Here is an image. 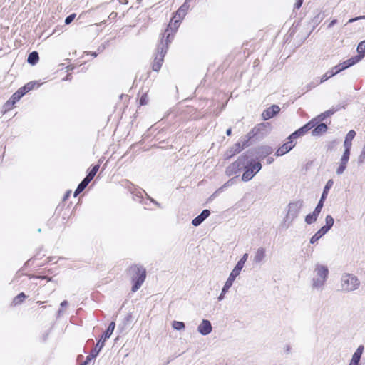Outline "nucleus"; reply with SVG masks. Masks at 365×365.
Returning <instances> with one entry per match:
<instances>
[{
	"label": "nucleus",
	"instance_id": "obj_1",
	"mask_svg": "<svg viewBox=\"0 0 365 365\" xmlns=\"http://www.w3.org/2000/svg\"><path fill=\"white\" fill-rule=\"evenodd\" d=\"M329 268L327 265L321 263H316L314 266L312 277L311 288L313 291L322 292L326 285L329 277Z\"/></svg>",
	"mask_w": 365,
	"mask_h": 365
},
{
	"label": "nucleus",
	"instance_id": "obj_2",
	"mask_svg": "<svg viewBox=\"0 0 365 365\" xmlns=\"http://www.w3.org/2000/svg\"><path fill=\"white\" fill-rule=\"evenodd\" d=\"M360 284L359 279L354 274L344 273L341 274L339 281V287L341 292L345 293L354 292L359 288Z\"/></svg>",
	"mask_w": 365,
	"mask_h": 365
},
{
	"label": "nucleus",
	"instance_id": "obj_3",
	"mask_svg": "<svg viewBox=\"0 0 365 365\" xmlns=\"http://www.w3.org/2000/svg\"><path fill=\"white\" fill-rule=\"evenodd\" d=\"M172 39H173V37L170 38V34L168 33V34H167L166 39L165 40V42H164V40L162 39L160 41V43L158 44V48H157L158 53L155 56L154 61L153 63V71H158L160 69L163 61L164 56L167 52L168 44V43H170Z\"/></svg>",
	"mask_w": 365,
	"mask_h": 365
},
{
	"label": "nucleus",
	"instance_id": "obj_4",
	"mask_svg": "<svg viewBox=\"0 0 365 365\" xmlns=\"http://www.w3.org/2000/svg\"><path fill=\"white\" fill-rule=\"evenodd\" d=\"M302 206V200H297L289 204L287 213L282 223L283 228L287 229L291 225L293 220L297 217Z\"/></svg>",
	"mask_w": 365,
	"mask_h": 365
},
{
	"label": "nucleus",
	"instance_id": "obj_5",
	"mask_svg": "<svg viewBox=\"0 0 365 365\" xmlns=\"http://www.w3.org/2000/svg\"><path fill=\"white\" fill-rule=\"evenodd\" d=\"M132 273V281L133 285L132 287V292H135L143 284L146 278V271L143 266L134 265L130 268Z\"/></svg>",
	"mask_w": 365,
	"mask_h": 365
},
{
	"label": "nucleus",
	"instance_id": "obj_6",
	"mask_svg": "<svg viewBox=\"0 0 365 365\" xmlns=\"http://www.w3.org/2000/svg\"><path fill=\"white\" fill-rule=\"evenodd\" d=\"M248 259V254L245 253L242 255L241 259L237 262V264L229 275L228 279L225 282V289L231 287L236 277L240 274L241 270L244 267L246 261Z\"/></svg>",
	"mask_w": 365,
	"mask_h": 365
},
{
	"label": "nucleus",
	"instance_id": "obj_7",
	"mask_svg": "<svg viewBox=\"0 0 365 365\" xmlns=\"http://www.w3.org/2000/svg\"><path fill=\"white\" fill-rule=\"evenodd\" d=\"M245 171L242 175V180L243 181H248L251 180L254 175L261 170L262 165L258 161H252L247 166L245 165Z\"/></svg>",
	"mask_w": 365,
	"mask_h": 365
},
{
	"label": "nucleus",
	"instance_id": "obj_8",
	"mask_svg": "<svg viewBox=\"0 0 365 365\" xmlns=\"http://www.w3.org/2000/svg\"><path fill=\"white\" fill-rule=\"evenodd\" d=\"M245 157H241L237 159L235 162L230 165L226 169V173L227 175H233L237 174L240 170L245 167Z\"/></svg>",
	"mask_w": 365,
	"mask_h": 365
},
{
	"label": "nucleus",
	"instance_id": "obj_9",
	"mask_svg": "<svg viewBox=\"0 0 365 365\" xmlns=\"http://www.w3.org/2000/svg\"><path fill=\"white\" fill-rule=\"evenodd\" d=\"M363 58H364V55L355 56L344 61L343 63H339V64L336 65V66L333 67V69H337V71H342L354 66L356 63L359 62Z\"/></svg>",
	"mask_w": 365,
	"mask_h": 365
},
{
	"label": "nucleus",
	"instance_id": "obj_10",
	"mask_svg": "<svg viewBox=\"0 0 365 365\" xmlns=\"http://www.w3.org/2000/svg\"><path fill=\"white\" fill-rule=\"evenodd\" d=\"M349 158H350V154H349L348 153H343V155L340 159V161L339 163L338 167L336 168V173L337 175H341V174L344 173V172L345 171V170L346 168V165L349 160Z\"/></svg>",
	"mask_w": 365,
	"mask_h": 365
},
{
	"label": "nucleus",
	"instance_id": "obj_11",
	"mask_svg": "<svg viewBox=\"0 0 365 365\" xmlns=\"http://www.w3.org/2000/svg\"><path fill=\"white\" fill-rule=\"evenodd\" d=\"M212 330V324L207 319H203L197 327V331L203 336H206L211 333Z\"/></svg>",
	"mask_w": 365,
	"mask_h": 365
},
{
	"label": "nucleus",
	"instance_id": "obj_12",
	"mask_svg": "<svg viewBox=\"0 0 365 365\" xmlns=\"http://www.w3.org/2000/svg\"><path fill=\"white\" fill-rule=\"evenodd\" d=\"M364 350V347L363 345H360L356 349L354 353L353 354L351 359L349 363V365H359L361 356L363 354Z\"/></svg>",
	"mask_w": 365,
	"mask_h": 365
},
{
	"label": "nucleus",
	"instance_id": "obj_13",
	"mask_svg": "<svg viewBox=\"0 0 365 365\" xmlns=\"http://www.w3.org/2000/svg\"><path fill=\"white\" fill-rule=\"evenodd\" d=\"M266 257V249L260 247L256 250L253 257V262L255 264L262 263Z\"/></svg>",
	"mask_w": 365,
	"mask_h": 365
},
{
	"label": "nucleus",
	"instance_id": "obj_14",
	"mask_svg": "<svg viewBox=\"0 0 365 365\" xmlns=\"http://www.w3.org/2000/svg\"><path fill=\"white\" fill-rule=\"evenodd\" d=\"M356 135V132L353 130H350L344 142V153H348L349 154L351 153V141L354 139V138Z\"/></svg>",
	"mask_w": 365,
	"mask_h": 365
},
{
	"label": "nucleus",
	"instance_id": "obj_15",
	"mask_svg": "<svg viewBox=\"0 0 365 365\" xmlns=\"http://www.w3.org/2000/svg\"><path fill=\"white\" fill-rule=\"evenodd\" d=\"M279 111H280L279 107L277 105H273L271 107L266 109L262 113V118H264V120H268V119L274 117Z\"/></svg>",
	"mask_w": 365,
	"mask_h": 365
},
{
	"label": "nucleus",
	"instance_id": "obj_16",
	"mask_svg": "<svg viewBox=\"0 0 365 365\" xmlns=\"http://www.w3.org/2000/svg\"><path fill=\"white\" fill-rule=\"evenodd\" d=\"M245 146L246 145H243V143L242 141L235 143L226 152L225 157L227 158H230L235 154L239 153Z\"/></svg>",
	"mask_w": 365,
	"mask_h": 365
},
{
	"label": "nucleus",
	"instance_id": "obj_17",
	"mask_svg": "<svg viewBox=\"0 0 365 365\" xmlns=\"http://www.w3.org/2000/svg\"><path fill=\"white\" fill-rule=\"evenodd\" d=\"M294 147L292 141H289L283 144L276 152L277 156L283 155L290 151Z\"/></svg>",
	"mask_w": 365,
	"mask_h": 365
},
{
	"label": "nucleus",
	"instance_id": "obj_18",
	"mask_svg": "<svg viewBox=\"0 0 365 365\" xmlns=\"http://www.w3.org/2000/svg\"><path fill=\"white\" fill-rule=\"evenodd\" d=\"M210 212L209 210H204L200 215L194 218L192 221V224L194 226L200 225L207 217H209Z\"/></svg>",
	"mask_w": 365,
	"mask_h": 365
},
{
	"label": "nucleus",
	"instance_id": "obj_19",
	"mask_svg": "<svg viewBox=\"0 0 365 365\" xmlns=\"http://www.w3.org/2000/svg\"><path fill=\"white\" fill-rule=\"evenodd\" d=\"M190 7V4L188 3V1H185V3L178 9V10L176 11L175 18H178L180 19H182Z\"/></svg>",
	"mask_w": 365,
	"mask_h": 365
},
{
	"label": "nucleus",
	"instance_id": "obj_20",
	"mask_svg": "<svg viewBox=\"0 0 365 365\" xmlns=\"http://www.w3.org/2000/svg\"><path fill=\"white\" fill-rule=\"evenodd\" d=\"M25 91L23 90L22 88H19L16 93H14L11 99L7 101V104L11 103L12 105L15 104L17 101L20 100V98L25 94Z\"/></svg>",
	"mask_w": 365,
	"mask_h": 365
},
{
	"label": "nucleus",
	"instance_id": "obj_21",
	"mask_svg": "<svg viewBox=\"0 0 365 365\" xmlns=\"http://www.w3.org/2000/svg\"><path fill=\"white\" fill-rule=\"evenodd\" d=\"M327 130V125L325 123H322L315 127V128L312 131V134L313 136H317L321 135L322 133H326Z\"/></svg>",
	"mask_w": 365,
	"mask_h": 365
},
{
	"label": "nucleus",
	"instance_id": "obj_22",
	"mask_svg": "<svg viewBox=\"0 0 365 365\" xmlns=\"http://www.w3.org/2000/svg\"><path fill=\"white\" fill-rule=\"evenodd\" d=\"M115 324L114 322H112L110 323L107 330L105 331V333L103 334L102 336V340L103 342V344L105 343L106 340L108 338H110V336H111V334H113L114 329H115Z\"/></svg>",
	"mask_w": 365,
	"mask_h": 365
},
{
	"label": "nucleus",
	"instance_id": "obj_23",
	"mask_svg": "<svg viewBox=\"0 0 365 365\" xmlns=\"http://www.w3.org/2000/svg\"><path fill=\"white\" fill-rule=\"evenodd\" d=\"M328 232L325 230L323 227H321L310 239V243L314 244L317 242L321 237H322L326 233Z\"/></svg>",
	"mask_w": 365,
	"mask_h": 365
},
{
	"label": "nucleus",
	"instance_id": "obj_24",
	"mask_svg": "<svg viewBox=\"0 0 365 365\" xmlns=\"http://www.w3.org/2000/svg\"><path fill=\"white\" fill-rule=\"evenodd\" d=\"M103 347V342L101 343L98 349H96V348H94L91 351L90 354L88 356H87L85 362H86L88 364L91 360L94 359L98 356V354H99V352L101 351V350L102 349Z\"/></svg>",
	"mask_w": 365,
	"mask_h": 365
},
{
	"label": "nucleus",
	"instance_id": "obj_25",
	"mask_svg": "<svg viewBox=\"0 0 365 365\" xmlns=\"http://www.w3.org/2000/svg\"><path fill=\"white\" fill-rule=\"evenodd\" d=\"M336 111V110H334V109L328 110L321 113L316 118H314V120H316V121L317 122V124H318L319 122L325 120L326 118L333 115Z\"/></svg>",
	"mask_w": 365,
	"mask_h": 365
},
{
	"label": "nucleus",
	"instance_id": "obj_26",
	"mask_svg": "<svg viewBox=\"0 0 365 365\" xmlns=\"http://www.w3.org/2000/svg\"><path fill=\"white\" fill-rule=\"evenodd\" d=\"M340 71H337V69H333V68H331V70L330 71H327L321 78L320 79V81L319 83H323L324 81H326L327 80H328L329 78H330L331 77L335 76L336 74H337L338 73H339Z\"/></svg>",
	"mask_w": 365,
	"mask_h": 365
},
{
	"label": "nucleus",
	"instance_id": "obj_27",
	"mask_svg": "<svg viewBox=\"0 0 365 365\" xmlns=\"http://www.w3.org/2000/svg\"><path fill=\"white\" fill-rule=\"evenodd\" d=\"M333 185H334V181L331 179L329 180L327 182V183H326V185H325V186L324 187L323 192H322V196H321V198L322 200H325L327 198V197L328 195V193H329V191Z\"/></svg>",
	"mask_w": 365,
	"mask_h": 365
},
{
	"label": "nucleus",
	"instance_id": "obj_28",
	"mask_svg": "<svg viewBox=\"0 0 365 365\" xmlns=\"http://www.w3.org/2000/svg\"><path fill=\"white\" fill-rule=\"evenodd\" d=\"M38 59L39 57L38 52L33 51L29 55L27 61L31 65H35L38 62Z\"/></svg>",
	"mask_w": 365,
	"mask_h": 365
},
{
	"label": "nucleus",
	"instance_id": "obj_29",
	"mask_svg": "<svg viewBox=\"0 0 365 365\" xmlns=\"http://www.w3.org/2000/svg\"><path fill=\"white\" fill-rule=\"evenodd\" d=\"M318 217H319V215L317 214L314 211H313L312 213H310L306 216L305 222L307 224L311 225L317 221Z\"/></svg>",
	"mask_w": 365,
	"mask_h": 365
},
{
	"label": "nucleus",
	"instance_id": "obj_30",
	"mask_svg": "<svg viewBox=\"0 0 365 365\" xmlns=\"http://www.w3.org/2000/svg\"><path fill=\"white\" fill-rule=\"evenodd\" d=\"M326 225L322 227L325 229L327 232L332 227L334 220V218L331 215H327L325 217Z\"/></svg>",
	"mask_w": 365,
	"mask_h": 365
},
{
	"label": "nucleus",
	"instance_id": "obj_31",
	"mask_svg": "<svg viewBox=\"0 0 365 365\" xmlns=\"http://www.w3.org/2000/svg\"><path fill=\"white\" fill-rule=\"evenodd\" d=\"M257 133L256 132L255 129L253 128L248 134L242 140L243 143V145H247V143L248 141L255 135H257Z\"/></svg>",
	"mask_w": 365,
	"mask_h": 365
},
{
	"label": "nucleus",
	"instance_id": "obj_32",
	"mask_svg": "<svg viewBox=\"0 0 365 365\" xmlns=\"http://www.w3.org/2000/svg\"><path fill=\"white\" fill-rule=\"evenodd\" d=\"M317 125V122L314 118L312 120H310L309 123H307L306 125H304L303 126V128L307 132L308 130H309L312 128L315 127Z\"/></svg>",
	"mask_w": 365,
	"mask_h": 365
},
{
	"label": "nucleus",
	"instance_id": "obj_33",
	"mask_svg": "<svg viewBox=\"0 0 365 365\" xmlns=\"http://www.w3.org/2000/svg\"><path fill=\"white\" fill-rule=\"evenodd\" d=\"M172 327L176 330H181L185 328V324L182 322L174 321L173 322Z\"/></svg>",
	"mask_w": 365,
	"mask_h": 365
},
{
	"label": "nucleus",
	"instance_id": "obj_34",
	"mask_svg": "<svg viewBox=\"0 0 365 365\" xmlns=\"http://www.w3.org/2000/svg\"><path fill=\"white\" fill-rule=\"evenodd\" d=\"M358 55H364L365 53V40L360 42L357 46Z\"/></svg>",
	"mask_w": 365,
	"mask_h": 365
},
{
	"label": "nucleus",
	"instance_id": "obj_35",
	"mask_svg": "<svg viewBox=\"0 0 365 365\" xmlns=\"http://www.w3.org/2000/svg\"><path fill=\"white\" fill-rule=\"evenodd\" d=\"M324 200H322V198H320V200H319L317 207H315V209L314 210L317 214H318V215L320 214V212L322 211V207L324 206Z\"/></svg>",
	"mask_w": 365,
	"mask_h": 365
},
{
	"label": "nucleus",
	"instance_id": "obj_36",
	"mask_svg": "<svg viewBox=\"0 0 365 365\" xmlns=\"http://www.w3.org/2000/svg\"><path fill=\"white\" fill-rule=\"evenodd\" d=\"M180 20H181V19H178V18L177 19H175V20L174 21V22H173V23H172V22H171V23H170V24L168 25V28H169V29H172V30L175 31V30L178 28V26H179V25H180V23H179V22H180Z\"/></svg>",
	"mask_w": 365,
	"mask_h": 365
},
{
	"label": "nucleus",
	"instance_id": "obj_37",
	"mask_svg": "<svg viewBox=\"0 0 365 365\" xmlns=\"http://www.w3.org/2000/svg\"><path fill=\"white\" fill-rule=\"evenodd\" d=\"M26 297V295L24 294V293L21 292L20 293L18 296H16L14 299V303L15 304H17L19 303H20L21 302H22Z\"/></svg>",
	"mask_w": 365,
	"mask_h": 365
},
{
	"label": "nucleus",
	"instance_id": "obj_38",
	"mask_svg": "<svg viewBox=\"0 0 365 365\" xmlns=\"http://www.w3.org/2000/svg\"><path fill=\"white\" fill-rule=\"evenodd\" d=\"M34 85H35V83L30 82V83H27L26 85H25L24 87H22V88L26 93L27 92H29V91L33 89Z\"/></svg>",
	"mask_w": 365,
	"mask_h": 365
},
{
	"label": "nucleus",
	"instance_id": "obj_39",
	"mask_svg": "<svg viewBox=\"0 0 365 365\" xmlns=\"http://www.w3.org/2000/svg\"><path fill=\"white\" fill-rule=\"evenodd\" d=\"M99 169V165H94L91 170L88 173V175L91 177V178H94V176L96 175V173L98 172Z\"/></svg>",
	"mask_w": 365,
	"mask_h": 365
},
{
	"label": "nucleus",
	"instance_id": "obj_40",
	"mask_svg": "<svg viewBox=\"0 0 365 365\" xmlns=\"http://www.w3.org/2000/svg\"><path fill=\"white\" fill-rule=\"evenodd\" d=\"M267 126V124L259 123L257 126H255L254 128L255 129L256 132L258 133L261 130H264Z\"/></svg>",
	"mask_w": 365,
	"mask_h": 365
},
{
	"label": "nucleus",
	"instance_id": "obj_41",
	"mask_svg": "<svg viewBox=\"0 0 365 365\" xmlns=\"http://www.w3.org/2000/svg\"><path fill=\"white\" fill-rule=\"evenodd\" d=\"M230 288V287H227V289H225V284L224 285V287H222V292L220 294V296L218 297V300L219 301H222L224 299L225 294H226V292H228Z\"/></svg>",
	"mask_w": 365,
	"mask_h": 365
},
{
	"label": "nucleus",
	"instance_id": "obj_42",
	"mask_svg": "<svg viewBox=\"0 0 365 365\" xmlns=\"http://www.w3.org/2000/svg\"><path fill=\"white\" fill-rule=\"evenodd\" d=\"M75 16H76V14H72L69 16H68L66 19H65V24H71L73 19H75Z\"/></svg>",
	"mask_w": 365,
	"mask_h": 365
},
{
	"label": "nucleus",
	"instance_id": "obj_43",
	"mask_svg": "<svg viewBox=\"0 0 365 365\" xmlns=\"http://www.w3.org/2000/svg\"><path fill=\"white\" fill-rule=\"evenodd\" d=\"M307 131L304 129L303 126L295 131V135H298L299 136H302L304 135Z\"/></svg>",
	"mask_w": 365,
	"mask_h": 365
},
{
	"label": "nucleus",
	"instance_id": "obj_44",
	"mask_svg": "<svg viewBox=\"0 0 365 365\" xmlns=\"http://www.w3.org/2000/svg\"><path fill=\"white\" fill-rule=\"evenodd\" d=\"M359 19H365V15L364 16H358V17H356V18H352V19H350L347 24H351V23H353L356 21H358Z\"/></svg>",
	"mask_w": 365,
	"mask_h": 365
},
{
	"label": "nucleus",
	"instance_id": "obj_45",
	"mask_svg": "<svg viewBox=\"0 0 365 365\" xmlns=\"http://www.w3.org/2000/svg\"><path fill=\"white\" fill-rule=\"evenodd\" d=\"M364 161H365V154H364L363 153H361V154L359 155V158H358V163H359V164H362L364 163Z\"/></svg>",
	"mask_w": 365,
	"mask_h": 365
},
{
	"label": "nucleus",
	"instance_id": "obj_46",
	"mask_svg": "<svg viewBox=\"0 0 365 365\" xmlns=\"http://www.w3.org/2000/svg\"><path fill=\"white\" fill-rule=\"evenodd\" d=\"M88 184L86 181H84L83 180L80 182V184L78 185V187H79V190H84L86 187H87Z\"/></svg>",
	"mask_w": 365,
	"mask_h": 365
},
{
	"label": "nucleus",
	"instance_id": "obj_47",
	"mask_svg": "<svg viewBox=\"0 0 365 365\" xmlns=\"http://www.w3.org/2000/svg\"><path fill=\"white\" fill-rule=\"evenodd\" d=\"M303 3V0H297L294 4V9H299Z\"/></svg>",
	"mask_w": 365,
	"mask_h": 365
},
{
	"label": "nucleus",
	"instance_id": "obj_48",
	"mask_svg": "<svg viewBox=\"0 0 365 365\" xmlns=\"http://www.w3.org/2000/svg\"><path fill=\"white\" fill-rule=\"evenodd\" d=\"M299 137L298 135H295V132H294L292 134H291L289 137V141H292L293 139H296L297 138Z\"/></svg>",
	"mask_w": 365,
	"mask_h": 365
},
{
	"label": "nucleus",
	"instance_id": "obj_49",
	"mask_svg": "<svg viewBox=\"0 0 365 365\" xmlns=\"http://www.w3.org/2000/svg\"><path fill=\"white\" fill-rule=\"evenodd\" d=\"M93 180V178H91L88 174L86 176V178L83 179L84 181L88 183Z\"/></svg>",
	"mask_w": 365,
	"mask_h": 365
},
{
	"label": "nucleus",
	"instance_id": "obj_50",
	"mask_svg": "<svg viewBox=\"0 0 365 365\" xmlns=\"http://www.w3.org/2000/svg\"><path fill=\"white\" fill-rule=\"evenodd\" d=\"M140 103L141 105H144L146 103V96H143L140 99Z\"/></svg>",
	"mask_w": 365,
	"mask_h": 365
},
{
	"label": "nucleus",
	"instance_id": "obj_51",
	"mask_svg": "<svg viewBox=\"0 0 365 365\" xmlns=\"http://www.w3.org/2000/svg\"><path fill=\"white\" fill-rule=\"evenodd\" d=\"M284 352H286L287 354L289 353L290 352V350H291V347L289 345H286L284 348Z\"/></svg>",
	"mask_w": 365,
	"mask_h": 365
},
{
	"label": "nucleus",
	"instance_id": "obj_52",
	"mask_svg": "<svg viewBox=\"0 0 365 365\" xmlns=\"http://www.w3.org/2000/svg\"><path fill=\"white\" fill-rule=\"evenodd\" d=\"M83 190H79V187H77L76 190L74 192V197H76L78 194H80Z\"/></svg>",
	"mask_w": 365,
	"mask_h": 365
},
{
	"label": "nucleus",
	"instance_id": "obj_53",
	"mask_svg": "<svg viewBox=\"0 0 365 365\" xmlns=\"http://www.w3.org/2000/svg\"><path fill=\"white\" fill-rule=\"evenodd\" d=\"M336 22H337V20H336V19H334V20H332V21L329 23V28H330V27L333 26L334 25H335V24H336Z\"/></svg>",
	"mask_w": 365,
	"mask_h": 365
},
{
	"label": "nucleus",
	"instance_id": "obj_54",
	"mask_svg": "<svg viewBox=\"0 0 365 365\" xmlns=\"http://www.w3.org/2000/svg\"><path fill=\"white\" fill-rule=\"evenodd\" d=\"M274 161V158L272 157H269L267 159V163L268 164H271L272 163H273Z\"/></svg>",
	"mask_w": 365,
	"mask_h": 365
},
{
	"label": "nucleus",
	"instance_id": "obj_55",
	"mask_svg": "<svg viewBox=\"0 0 365 365\" xmlns=\"http://www.w3.org/2000/svg\"><path fill=\"white\" fill-rule=\"evenodd\" d=\"M68 302L65 300L61 303V307H65L68 305Z\"/></svg>",
	"mask_w": 365,
	"mask_h": 365
},
{
	"label": "nucleus",
	"instance_id": "obj_56",
	"mask_svg": "<svg viewBox=\"0 0 365 365\" xmlns=\"http://www.w3.org/2000/svg\"><path fill=\"white\" fill-rule=\"evenodd\" d=\"M102 341H103V340H102V339H101V340H100V341L96 344V347H95V348H96V349H99V347H100V346H101V344Z\"/></svg>",
	"mask_w": 365,
	"mask_h": 365
},
{
	"label": "nucleus",
	"instance_id": "obj_57",
	"mask_svg": "<svg viewBox=\"0 0 365 365\" xmlns=\"http://www.w3.org/2000/svg\"><path fill=\"white\" fill-rule=\"evenodd\" d=\"M231 133H232V130H231V128L227 129V131H226V134H227V135H231Z\"/></svg>",
	"mask_w": 365,
	"mask_h": 365
},
{
	"label": "nucleus",
	"instance_id": "obj_58",
	"mask_svg": "<svg viewBox=\"0 0 365 365\" xmlns=\"http://www.w3.org/2000/svg\"><path fill=\"white\" fill-rule=\"evenodd\" d=\"M169 29H170L169 28H168V29H166V31H165V34H163V36H162V38H165V34H167V32H168Z\"/></svg>",
	"mask_w": 365,
	"mask_h": 365
},
{
	"label": "nucleus",
	"instance_id": "obj_59",
	"mask_svg": "<svg viewBox=\"0 0 365 365\" xmlns=\"http://www.w3.org/2000/svg\"><path fill=\"white\" fill-rule=\"evenodd\" d=\"M169 29H170L169 28H168V29H166V31H165V34H163V36H162V38H165V34H167V32H168Z\"/></svg>",
	"mask_w": 365,
	"mask_h": 365
},
{
	"label": "nucleus",
	"instance_id": "obj_60",
	"mask_svg": "<svg viewBox=\"0 0 365 365\" xmlns=\"http://www.w3.org/2000/svg\"><path fill=\"white\" fill-rule=\"evenodd\" d=\"M169 29H170L169 28H168V29H166V31H165V34H163V36H162V38H165V34H167V32H168Z\"/></svg>",
	"mask_w": 365,
	"mask_h": 365
},
{
	"label": "nucleus",
	"instance_id": "obj_61",
	"mask_svg": "<svg viewBox=\"0 0 365 365\" xmlns=\"http://www.w3.org/2000/svg\"><path fill=\"white\" fill-rule=\"evenodd\" d=\"M151 202H153V203H155V205H158V203L155 200H151Z\"/></svg>",
	"mask_w": 365,
	"mask_h": 365
},
{
	"label": "nucleus",
	"instance_id": "obj_62",
	"mask_svg": "<svg viewBox=\"0 0 365 365\" xmlns=\"http://www.w3.org/2000/svg\"><path fill=\"white\" fill-rule=\"evenodd\" d=\"M80 365H88V364L84 361L83 363L81 364Z\"/></svg>",
	"mask_w": 365,
	"mask_h": 365
},
{
	"label": "nucleus",
	"instance_id": "obj_63",
	"mask_svg": "<svg viewBox=\"0 0 365 365\" xmlns=\"http://www.w3.org/2000/svg\"><path fill=\"white\" fill-rule=\"evenodd\" d=\"M317 84H318V83H315V84H314L312 86H310V87H309V88H313V87H315Z\"/></svg>",
	"mask_w": 365,
	"mask_h": 365
},
{
	"label": "nucleus",
	"instance_id": "obj_64",
	"mask_svg": "<svg viewBox=\"0 0 365 365\" xmlns=\"http://www.w3.org/2000/svg\"><path fill=\"white\" fill-rule=\"evenodd\" d=\"M71 192H68L66 195V197H67L69 195H70Z\"/></svg>",
	"mask_w": 365,
	"mask_h": 365
}]
</instances>
